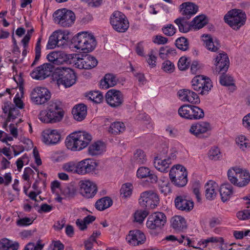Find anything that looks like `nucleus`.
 <instances>
[{"label": "nucleus", "instance_id": "54", "mask_svg": "<svg viewBox=\"0 0 250 250\" xmlns=\"http://www.w3.org/2000/svg\"><path fill=\"white\" fill-rule=\"evenodd\" d=\"M220 83L222 85L234 86L233 78L228 74H223L220 76Z\"/></svg>", "mask_w": 250, "mask_h": 250}, {"label": "nucleus", "instance_id": "11", "mask_svg": "<svg viewBox=\"0 0 250 250\" xmlns=\"http://www.w3.org/2000/svg\"><path fill=\"white\" fill-rule=\"evenodd\" d=\"M110 22L113 29L119 32H125L128 28L129 21L121 12L114 11L110 16Z\"/></svg>", "mask_w": 250, "mask_h": 250}, {"label": "nucleus", "instance_id": "9", "mask_svg": "<svg viewBox=\"0 0 250 250\" xmlns=\"http://www.w3.org/2000/svg\"><path fill=\"white\" fill-rule=\"evenodd\" d=\"M69 33L67 31L59 30L54 31L49 37L46 44L47 49H52L56 47H62L67 44Z\"/></svg>", "mask_w": 250, "mask_h": 250}, {"label": "nucleus", "instance_id": "55", "mask_svg": "<svg viewBox=\"0 0 250 250\" xmlns=\"http://www.w3.org/2000/svg\"><path fill=\"white\" fill-rule=\"evenodd\" d=\"M150 172L149 168L146 167H140L136 171V177L139 179H144L147 178Z\"/></svg>", "mask_w": 250, "mask_h": 250}, {"label": "nucleus", "instance_id": "14", "mask_svg": "<svg viewBox=\"0 0 250 250\" xmlns=\"http://www.w3.org/2000/svg\"><path fill=\"white\" fill-rule=\"evenodd\" d=\"M168 152V148L165 146L160 151V154L156 156L154 159V166L159 171L164 173H167L169 171L172 162L170 158L167 157H163L161 154H167Z\"/></svg>", "mask_w": 250, "mask_h": 250}, {"label": "nucleus", "instance_id": "26", "mask_svg": "<svg viewBox=\"0 0 250 250\" xmlns=\"http://www.w3.org/2000/svg\"><path fill=\"white\" fill-rule=\"evenodd\" d=\"M74 119L79 122L83 120L87 114V107L83 104H79L74 106L72 110Z\"/></svg>", "mask_w": 250, "mask_h": 250}, {"label": "nucleus", "instance_id": "25", "mask_svg": "<svg viewBox=\"0 0 250 250\" xmlns=\"http://www.w3.org/2000/svg\"><path fill=\"white\" fill-rule=\"evenodd\" d=\"M205 188L206 198L208 200L214 199L219 190L218 184L214 181H209L206 184Z\"/></svg>", "mask_w": 250, "mask_h": 250}, {"label": "nucleus", "instance_id": "62", "mask_svg": "<svg viewBox=\"0 0 250 250\" xmlns=\"http://www.w3.org/2000/svg\"><path fill=\"white\" fill-rule=\"evenodd\" d=\"M3 127L7 131H9L11 135H12L14 138H17L18 137V129L17 127H15L14 124H10L8 126H7V124L5 123L3 125Z\"/></svg>", "mask_w": 250, "mask_h": 250}, {"label": "nucleus", "instance_id": "27", "mask_svg": "<svg viewBox=\"0 0 250 250\" xmlns=\"http://www.w3.org/2000/svg\"><path fill=\"white\" fill-rule=\"evenodd\" d=\"M81 193L84 197L89 198L94 196L92 189L93 182L89 180H83L80 182Z\"/></svg>", "mask_w": 250, "mask_h": 250}, {"label": "nucleus", "instance_id": "47", "mask_svg": "<svg viewBox=\"0 0 250 250\" xmlns=\"http://www.w3.org/2000/svg\"><path fill=\"white\" fill-rule=\"evenodd\" d=\"M176 53L175 50L167 46L161 47L159 51V56L162 59L169 58Z\"/></svg>", "mask_w": 250, "mask_h": 250}, {"label": "nucleus", "instance_id": "13", "mask_svg": "<svg viewBox=\"0 0 250 250\" xmlns=\"http://www.w3.org/2000/svg\"><path fill=\"white\" fill-rule=\"evenodd\" d=\"M139 201L141 206L153 209L158 205L160 199L155 192L150 190L142 192Z\"/></svg>", "mask_w": 250, "mask_h": 250}, {"label": "nucleus", "instance_id": "34", "mask_svg": "<svg viewBox=\"0 0 250 250\" xmlns=\"http://www.w3.org/2000/svg\"><path fill=\"white\" fill-rule=\"evenodd\" d=\"M158 187L161 193L166 196L171 192V184L167 177H163L158 181Z\"/></svg>", "mask_w": 250, "mask_h": 250}, {"label": "nucleus", "instance_id": "61", "mask_svg": "<svg viewBox=\"0 0 250 250\" xmlns=\"http://www.w3.org/2000/svg\"><path fill=\"white\" fill-rule=\"evenodd\" d=\"M208 244H219L221 246V250H223V248H222L223 245L224 244V239L221 237H216V236H211L209 237H208L206 238Z\"/></svg>", "mask_w": 250, "mask_h": 250}, {"label": "nucleus", "instance_id": "10", "mask_svg": "<svg viewBox=\"0 0 250 250\" xmlns=\"http://www.w3.org/2000/svg\"><path fill=\"white\" fill-rule=\"evenodd\" d=\"M212 130V126L209 122L199 121L191 125L189 132L197 138L203 139L209 136Z\"/></svg>", "mask_w": 250, "mask_h": 250}, {"label": "nucleus", "instance_id": "6", "mask_svg": "<svg viewBox=\"0 0 250 250\" xmlns=\"http://www.w3.org/2000/svg\"><path fill=\"white\" fill-rule=\"evenodd\" d=\"M224 20L233 29L238 30L245 24L246 15L241 9H233L226 14Z\"/></svg>", "mask_w": 250, "mask_h": 250}, {"label": "nucleus", "instance_id": "57", "mask_svg": "<svg viewBox=\"0 0 250 250\" xmlns=\"http://www.w3.org/2000/svg\"><path fill=\"white\" fill-rule=\"evenodd\" d=\"M44 244L42 243V240H39L36 244L33 242L28 243L24 247V250H42Z\"/></svg>", "mask_w": 250, "mask_h": 250}, {"label": "nucleus", "instance_id": "35", "mask_svg": "<svg viewBox=\"0 0 250 250\" xmlns=\"http://www.w3.org/2000/svg\"><path fill=\"white\" fill-rule=\"evenodd\" d=\"M19 245L17 242L4 238L0 241V250H18Z\"/></svg>", "mask_w": 250, "mask_h": 250}, {"label": "nucleus", "instance_id": "64", "mask_svg": "<svg viewBox=\"0 0 250 250\" xmlns=\"http://www.w3.org/2000/svg\"><path fill=\"white\" fill-rule=\"evenodd\" d=\"M242 125L247 131L250 132V112L245 115L242 119Z\"/></svg>", "mask_w": 250, "mask_h": 250}, {"label": "nucleus", "instance_id": "33", "mask_svg": "<svg viewBox=\"0 0 250 250\" xmlns=\"http://www.w3.org/2000/svg\"><path fill=\"white\" fill-rule=\"evenodd\" d=\"M172 228L176 230H181L187 227L186 221L185 218L179 215L173 216L171 220Z\"/></svg>", "mask_w": 250, "mask_h": 250}, {"label": "nucleus", "instance_id": "32", "mask_svg": "<svg viewBox=\"0 0 250 250\" xmlns=\"http://www.w3.org/2000/svg\"><path fill=\"white\" fill-rule=\"evenodd\" d=\"M235 141L237 146L242 151H246L250 148V141L244 135H237L235 138Z\"/></svg>", "mask_w": 250, "mask_h": 250}, {"label": "nucleus", "instance_id": "31", "mask_svg": "<svg viewBox=\"0 0 250 250\" xmlns=\"http://www.w3.org/2000/svg\"><path fill=\"white\" fill-rule=\"evenodd\" d=\"M117 83V79L112 74H106L100 81V86L103 89H108L115 86Z\"/></svg>", "mask_w": 250, "mask_h": 250}, {"label": "nucleus", "instance_id": "17", "mask_svg": "<svg viewBox=\"0 0 250 250\" xmlns=\"http://www.w3.org/2000/svg\"><path fill=\"white\" fill-rule=\"evenodd\" d=\"M107 104L112 107L121 105L123 102V95L121 91L114 89L109 90L105 95Z\"/></svg>", "mask_w": 250, "mask_h": 250}, {"label": "nucleus", "instance_id": "50", "mask_svg": "<svg viewBox=\"0 0 250 250\" xmlns=\"http://www.w3.org/2000/svg\"><path fill=\"white\" fill-rule=\"evenodd\" d=\"M125 129V125L123 123L116 122L111 125L109 130L112 133H119L122 132Z\"/></svg>", "mask_w": 250, "mask_h": 250}, {"label": "nucleus", "instance_id": "43", "mask_svg": "<svg viewBox=\"0 0 250 250\" xmlns=\"http://www.w3.org/2000/svg\"><path fill=\"white\" fill-rule=\"evenodd\" d=\"M147 160L146 155L142 150L137 149L134 154L133 161L138 164H144Z\"/></svg>", "mask_w": 250, "mask_h": 250}, {"label": "nucleus", "instance_id": "52", "mask_svg": "<svg viewBox=\"0 0 250 250\" xmlns=\"http://www.w3.org/2000/svg\"><path fill=\"white\" fill-rule=\"evenodd\" d=\"M206 81L205 85L203 83L201 86V90L198 92L201 95H205L208 93L212 87V84L210 79L206 77Z\"/></svg>", "mask_w": 250, "mask_h": 250}, {"label": "nucleus", "instance_id": "16", "mask_svg": "<svg viewBox=\"0 0 250 250\" xmlns=\"http://www.w3.org/2000/svg\"><path fill=\"white\" fill-rule=\"evenodd\" d=\"M53 69L50 63H45L36 67L31 73V77L35 80H42L49 76Z\"/></svg>", "mask_w": 250, "mask_h": 250}, {"label": "nucleus", "instance_id": "8", "mask_svg": "<svg viewBox=\"0 0 250 250\" xmlns=\"http://www.w3.org/2000/svg\"><path fill=\"white\" fill-rule=\"evenodd\" d=\"M54 22L61 26L69 27L75 21V15L71 10L63 8L56 11L53 14Z\"/></svg>", "mask_w": 250, "mask_h": 250}, {"label": "nucleus", "instance_id": "40", "mask_svg": "<svg viewBox=\"0 0 250 250\" xmlns=\"http://www.w3.org/2000/svg\"><path fill=\"white\" fill-rule=\"evenodd\" d=\"M190 114V120H199L204 117L203 110L195 105H191Z\"/></svg>", "mask_w": 250, "mask_h": 250}, {"label": "nucleus", "instance_id": "44", "mask_svg": "<svg viewBox=\"0 0 250 250\" xmlns=\"http://www.w3.org/2000/svg\"><path fill=\"white\" fill-rule=\"evenodd\" d=\"M78 163L74 161H70L63 164L62 166V169L64 171L71 173H76L78 174Z\"/></svg>", "mask_w": 250, "mask_h": 250}, {"label": "nucleus", "instance_id": "20", "mask_svg": "<svg viewBox=\"0 0 250 250\" xmlns=\"http://www.w3.org/2000/svg\"><path fill=\"white\" fill-rule=\"evenodd\" d=\"M201 40L204 46L208 51L216 52L220 48V44L219 40L209 34L202 35Z\"/></svg>", "mask_w": 250, "mask_h": 250}, {"label": "nucleus", "instance_id": "15", "mask_svg": "<svg viewBox=\"0 0 250 250\" xmlns=\"http://www.w3.org/2000/svg\"><path fill=\"white\" fill-rule=\"evenodd\" d=\"M50 97V92L45 87H37L31 93V99L36 104H44Z\"/></svg>", "mask_w": 250, "mask_h": 250}, {"label": "nucleus", "instance_id": "29", "mask_svg": "<svg viewBox=\"0 0 250 250\" xmlns=\"http://www.w3.org/2000/svg\"><path fill=\"white\" fill-rule=\"evenodd\" d=\"M35 172L30 167H25L24 169L22 178L25 183H24V192L26 194L28 188L30 187L32 183V179H34Z\"/></svg>", "mask_w": 250, "mask_h": 250}, {"label": "nucleus", "instance_id": "30", "mask_svg": "<svg viewBox=\"0 0 250 250\" xmlns=\"http://www.w3.org/2000/svg\"><path fill=\"white\" fill-rule=\"evenodd\" d=\"M180 9L183 15L191 16L197 13L198 7L192 2H185L180 5Z\"/></svg>", "mask_w": 250, "mask_h": 250}, {"label": "nucleus", "instance_id": "49", "mask_svg": "<svg viewBox=\"0 0 250 250\" xmlns=\"http://www.w3.org/2000/svg\"><path fill=\"white\" fill-rule=\"evenodd\" d=\"M208 156L210 160L216 161L221 157L220 149L216 146L211 147L208 153Z\"/></svg>", "mask_w": 250, "mask_h": 250}, {"label": "nucleus", "instance_id": "37", "mask_svg": "<svg viewBox=\"0 0 250 250\" xmlns=\"http://www.w3.org/2000/svg\"><path fill=\"white\" fill-rule=\"evenodd\" d=\"M207 21L204 15L196 16L191 23V28L194 30H199L203 28L207 23Z\"/></svg>", "mask_w": 250, "mask_h": 250}, {"label": "nucleus", "instance_id": "58", "mask_svg": "<svg viewBox=\"0 0 250 250\" xmlns=\"http://www.w3.org/2000/svg\"><path fill=\"white\" fill-rule=\"evenodd\" d=\"M176 46L180 50L185 51L188 47V43L187 39L184 37L177 39L175 42Z\"/></svg>", "mask_w": 250, "mask_h": 250}, {"label": "nucleus", "instance_id": "28", "mask_svg": "<svg viewBox=\"0 0 250 250\" xmlns=\"http://www.w3.org/2000/svg\"><path fill=\"white\" fill-rule=\"evenodd\" d=\"M219 191L221 200L223 202L229 200L234 193L233 187L229 184H222Z\"/></svg>", "mask_w": 250, "mask_h": 250}, {"label": "nucleus", "instance_id": "41", "mask_svg": "<svg viewBox=\"0 0 250 250\" xmlns=\"http://www.w3.org/2000/svg\"><path fill=\"white\" fill-rule=\"evenodd\" d=\"M72 54H67L62 51H58L55 64L60 65L64 63H69Z\"/></svg>", "mask_w": 250, "mask_h": 250}, {"label": "nucleus", "instance_id": "22", "mask_svg": "<svg viewBox=\"0 0 250 250\" xmlns=\"http://www.w3.org/2000/svg\"><path fill=\"white\" fill-rule=\"evenodd\" d=\"M179 98L183 102H188L193 104L200 103V98L195 92L187 89H183L178 92Z\"/></svg>", "mask_w": 250, "mask_h": 250}, {"label": "nucleus", "instance_id": "45", "mask_svg": "<svg viewBox=\"0 0 250 250\" xmlns=\"http://www.w3.org/2000/svg\"><path fill=\"white\" fill-rule=\"evenodd\" d=\"M69 63L73 64L76 68L83 69L84 68V57H80L79 55L78 54H72V58H71Z\"/></svg>", "mask_w": 250, "mask_h": 250}, {"label": "nucleus", "instance_id": "63", "mask_svg": "<svg viewBox=\"0 0 250 250\" xmlns=\"http://www.w3.org/2000/svg\"><path fill=\"white\" fill-rule=\"evenodd\" d=\"M52 160L55 162H60L63 161L65 159V155L62 151H57L54 152L52 155Z\"/></svg>", "mask_w": 250, "mask_h": 250}, {"label": "nucleus", "instance_id": "7", "mask_svg": "<svg viewBox=\"0 0 250 250\" xmlns=\"http://www.w3.org/2000/svg\"><path fill=\"white\" fill-rule=\"evenodd\" d=\"M171 182L176 187H182L188 182V172L186 168L181 165L173 166L169 173Z\"/></svg>", "mask_w": 250, "mask_h": 250}, {"label": "nucleus", "instance_id": "18", "mask_svg": "<svg viewBox=\"0 0 250 250\" xmlns=\"http://www.w3.org/2000/svg\"><path fill=\"white\" fill-rule=\"evenodd\" d=\"M127 243L133 246H139L145 243L146 240L145 234L142 231L135 229L129 231L125 237Z\"/></svg>", "mask_w": 250, "mask_h": 250}, {"label": "nucleus", "instance_id": "12", "mask_svg": "<svg viewBox=\"0 0 250 250\" xmlns=\"http://www.w3.org/2000/svg\"><path fill=\"white\" fill-rule=\"evenodd\" d=\"M167 222L166 215L159 211L152 213L148 217L146 222V227L151 230L161 229Z\"/></svg>", "mask_w": 250, "mask_h": 250}, {"label": "nucleus", "instance_id": "56", "mask_svg": "<svg viewBox=\"0 0 250 250\" xmlns=\"http://www.w3.org/2000/svg\"><path fill=\"white\" fill-rule=\"evenodd\" d=\"M106 151V145L102 141L95 142V156L100 155Z\"/></svg>", "mask_w": 250, "mask_h": 250}, {"label": "nucleus", "instance_id": "5", "mask_svg": "<svg viewBox=\"0 0 250 250\" xmlns=\"http://www.w3.org/2000/svg\"><path fill=\"white\" fill-rule=\"evenodd\" d=\"M75 48L84 53L92 52L94 50V35L86 32L79 33L74 38Z\"/></svg>", "mask_w": 250, "mask_h": 250}, {"label": "nucleus", "instance_id": "46", "mask_svg": "<svg viewBox=\"0 0 250 250\" xmlns=\"http://www.w3.org/2000/svg\"><path fill=\"white\" fill-rule=\"evenodd\" d=\"M190 110L191 105H183L179 107L178 114L181 118L190 120Z\"/></svg>", "mask_w": 250, "mask_h": 250}, {"label": "nucleus", "instance_id": "24", "mask_svg": "<svg viewBox=\"0 0 250 250\" xmlns=\"http://www.w3.org/2000/svg\"><path fill=\"white\" fill-rule=\"evenodd\" d=\"M174 202L176 208L179 210L188 211L193 208V202L185 196H177Z\"/></svg>", "mask_w": 250, "mask_h": 250}, {"label": "nucleus", "instance_id": "59", "mask_svg": "<svg viewBox=\"0 0 250 250\" xmlns=\"http://www.w3.org/2000/svg\"><path fill=\"white\" fill-rule=\"evenodd\" d=\"M162 69L166 73H171L175 70V65L171 61L166 60L162 64Z\"/></svg>", "mask_w": 250, "mask_h": 250}, {"label": "nucleus", "instance_id": "23", "mask_svg": "<svg viewBox=\"0 0 250 250\" xmlns=\"http://www.w3.org/2000/svg\"><path fill=\"white\" fill-rule=\"evenodd\" d=\"M78 174L85 175L94 170V160L86 158L78 162Z\"/></svg>", "mask_w": 250, "mask_h": 250}, {"label": "nucleus", "instance_id": "48", "mask_svg": "<svg viewBox=\"0 0 250 250\" xmlns=\"http://www.w3.org/2000/svg\"><path fill=\"white\" fill-rule=\"evenodd\" d=\"M148 214V212L145 209L137 210L133 214L134 221L141 224L144 222Z\"/></svg>", "mask_w": 250, "mask_h": 250}, {"label": "nucleus", "instance_id": "42", "mask_svg": "<svg viewBox=\"0 0 250 250\" xmlns=\"http://www.w3.org/2000/svg\"><path fill=\"white\" fill-rule=\"evenodd\" d=\"M133 189V185L130 183L123 184L120 189L121 195L124 198L129 197L132 193Z\"/></svg>", "mask_w": 250, "mask_h": 250}, {"label": "nucleus", "instance_id": "21", "mask_svg": "<svg viewBox=\"0 0 250 250\" xmlns=\"http://www.w3.org/2000/svg\"><path fill=\"white\" fill-rule=\"evenodd\" d=\"M42 141L46 145H54L61 139V134L57 129H47L42 132Z\"/></svg>", "mask_w": 250, "mask_h": 250}, {"label": "nucleus", "instance_id": "2", "mask_svg": "<svg viewBox=\"0 0 250 250\" xmlns=\"http://www.w3.org/2000/svg\"><path fill=\"white\" fill-rule=\"evenodd\" d=\"M63 117L62 102L54 100L49 104L47 110H42L39 115V120L44 123H55L60 122Z\"/></svg>", "mask_w": 250, "mask_h": 250}, {"label": "nucleus", "instance_id": "4", "mask_svg": "<svg viewBox=\"0 0 250 250\" xmlns=\"http://www.w3.org/2000/svg\"><path fill=\"white\" fill-rule=\"evenodd\" d=\"M228 177L233 185L238 187L247 186L250 181V174L245 169L235 167L229 168L228 171Z\"/></svg>", "mask_w": 250, "mask_h": 250}, {"label": "nucleus", "instance_id": "38", "mask_svg": "<svg viewBox=\"0 0 250 250\" xmlns=\"http://www.w3.org/2000/svg\"><path fill=\"white\" fill-rule=\"evenodd\" d=\"M206 81V76L204 75H197L195 76L191 80L192 88L196 91L198 92L201 90V86L203 83L205 85Z\"/></svg>", "mask_w": 250, "mask_h": 250}, {"label": "nucleus", "instance_id": "39", "mask_svg": "<svg viewBox=\"0 0 250 250\" xmlns=\"http://www.w3.org/2000/svg\"><path fill=\"white\" fill-rule=\"evenodd\" d=\"M112 205V201L109 197H104L97 201L95 204L96 208L99 210H104Z\"/></svg>", "mask_w": 250, "mask_h": 250}, {"label": "nucleus", "instance_id": "36", "mask_svg": "<svg viewBox=\"0 0 250 250\" xmlns=\"http://www.w3.org/2000/svg\"><path fill=\"white\" fill-rule=\"evenodd\" d=\"M174 22L178 25L179 30L181 32L187 33L188 32L191 27V23L188 21V20L184 18H180L176 19Z\"/></svg>", "mask_w": 250, "mask_h": 250}, {"label": "nucleus", "instance_id": "51", "mask_svg": "<svg viewBox=\"0 0 250 250\" xmlns=\"http://www.w3.org/2000/svg\"><path fill=\"white\" fill-rule=\"evenodd\" d=\"M190 59L186 56L181 57L178 62V67L180 70H185L187 69L190 64Z\"/></svg>", "mask_w": 250, "mask_h": 250}, {"label": "nucleus", "instance_id": "3", "mask_svg": "<svg viewBox=\"0 0 250 250\" xmlns=\"http://www.w3.org/2000/svg\"><path fill=\"white\" fill-rule=\"evenodd\" d=\"M53 79L59 84H62L65 87H69L75 83L76 76L74 71L65 67H58L53 74Z\"/></svg>", "mask_w": 250, "mask_h": 250}, {"label": "nucleus", "instance_id": "53", "mask_svg": "<svg viewBox=\"0 0 250 250\" xmlns=\"http://www.w3.org/2000/svg\"><path fill=\"white\" fill-rule=\"evenodd\" d=\"M156 53L153 50L150 51L146 57V61L150 68H154L156 65Z\"/></svg>", "mask_w": 250, "mask_h": 250}, {"label": "nucleus", "instance_id": "60", "mask_svg": "<svg viewBox=\"0 0 250 250\" xmlns=\"http://www.w3.org/2000/svg\"><path fill=\"white\" fill-rule=\"evenodd\" d=\"M162 31L166 35L172 36L176 33V28L172 24H167L163 27Z\"/></svg>", "mask_w": 250, "mask_h": 250}, {"label": "nucleus", "instance_id": "19", "mask_svg": "<svg viewBox=\"0 0 250 250\" xmlns=\"http://www.w3.org/2000/svg\"><path fill=\"white\" fill-rule=\"evenodd\" d=\"M213 64L216 72L224 73L227 71L229 64L227 54L224 52L218 54L213 60Z\"/></svg>", "mask_w": 250, "mask_h": 250}, {"label": "nucleus", "instance_id": "1", "mask_svg": "<svg viewBox=\"0 0 250 250\" xmlns=\"http://www.w3.org/2000/svg\"><path fill=\"white\" fill-rule=\"evenodd\" d=\"M92 139V135L86 131H75L66 137V146L71 151H81L89 145Z\"/></svg>", "mask_w": 250, "mask_h": 250}]
</instances>
